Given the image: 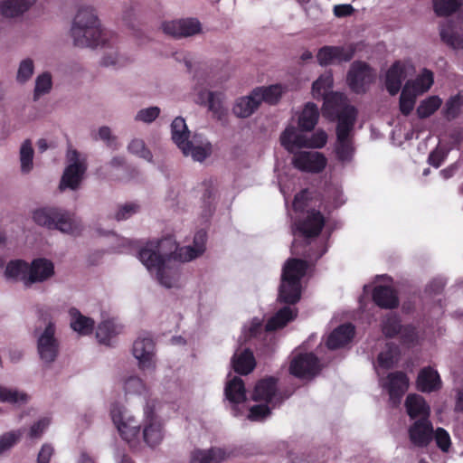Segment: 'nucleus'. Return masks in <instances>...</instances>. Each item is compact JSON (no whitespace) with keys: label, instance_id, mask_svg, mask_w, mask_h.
<instances>
[{"label":"nucleus","instance_id":"1","mask_svg":"<svg viewBox=\"0 0 463 463\" xmlns=\"http://www.w3.org/2000/svg\"><path fill=\"white\" fill-rule=\"evenodd\" d=\"M205 233L199 232L194 238L193 246L181 248L171 237L149 241L140 249L138 259L161 286L178 288L181 285L179 263L191 261L202 255L205 250Z\"/></svg>","mask_w":463,"mask_h":463},{"label":"nucleus","instance_id":"2","mask_svg":"<svg viewBox=\"0 0 463 463\" xmlns=\"http://www.w3.org/2000/svg\"><path fill=\"white\" fill-rule=\"evenodd\" d=\"M70 36L76 47L99 49L108 43L109 35L102 27L96 8L84 4L77 8Z\"/></svg>","mask_w":463,"mask_h":463},{"label":"nucleus","instance_id":"3","mask_svg":"<svg viewBox=\"0 0 463 463\" xmlns=\"http://www.w3.org/2000/svg\"><path fill=\"white\" fill-rule=\"evenodd\" d=\"M33 219L38 225L49 230H57L69 235H79L83 225L74 213L58 207H43L33 213Z\"/></svg>","mask_w":463,"mask_h":463},{"label":"nucleus","instance_id":"4","mask_svg":"<svg viewBox=\"0 0 463 463\" xmlns=\"http://www.w3.org/2000/svg\"><path fill=\"white\" fill-rule=\"evenodd\" d=\"M307 267V265L305 260L298 259H291L286 262L279 290V299L280 302L295 304L300 299V279L305 275Z\"/></svg>","mask_w":463,"mask_h":463},{"label":"nucleus","instance_id":"5","mask_svg":"<svg viewBox=\"0 0 463 463\" xmlns=\"http://www.w3.org/2000/svg\"><path fill=\"white\" fill-rule=\"evenodd\" d=\"M356 109L354 107H345L337 115L335 153L342 162H348L354 155L351 132L356 119Z\"/></svg>","mask_w":463,"mask_h":463},{"label":"nucleus","instance_id":"6","mask_svg":"<svg viewBox=\"0 0 463 463\" xmlns=\"http://www.w3.org/2000/svg\"><path fill=\"white\" fill-rule=\"evenodd\" d=\"M111 419L121 438L133 449L139 446L140 425L134 416L119 403H113L110 409Z\"/></svg>","mask_w":463,"mask_h":463},{"label":"nucleus","instance_id":"7","mask_svg":"<svg viewBox=\"0 0 463 463\" xmlns=\"http://www.w3.org/2000/svg\"><path fill=\"white\" fill-rule=\"evenodd\" d=\"M66 164L59 189L61 191L66 189L76 190L79 188L87 170L86 158L76 149L70 147L66 154Z\"/></svg>","mask_w":463,"mask_h":463},{"label":"nucleus","instance_id":"8","mask_svg":"<svg viewBox=\"0 0 463 463\" xmlns=\"http://www.w3.org/2000/svg\"><path fill=\"white\" fill-rule=\"evenodd\" d=\"M333 86L331 72L322 74L312 85V95L315 99H325L326 109H331L336 115L345 108L351 107L346 103V97L342 93H329Z\"/></svg>","mask_w":463,"mask_h":463},{"label":"nucleus","instance_id":"9","mask_svg":"<svg viewBox=\"0 0 463 463\" xmlns=\"http://www.w3.org/2000/svg\"><path fill=\"white\" fill-rule=\"evenodd\" d=\"M56 324L52 319L44 322V326L35 330L37 352L44 363L53 362L59 354L60 343L55 335Z\"/></svg>","mask_w":463,"mask_h":463},{"label":"nucleus","instance_id":"10","mask_svg":"<svg viewBox=\"0 0 463 463\" xmlns=\"http://www.w3.org/2000/svg\"><path fill=\"white\" fill-rule=\"evenodd\" d=\"M327 140L325 131L318 130L310 137L301 133L295 127L287 128L280 136L281 145L289 152L301 147L321 148Z\"/></svg>","mask_w":463,"mask_h":463},{"label":"nucleus","instance_id":"11","mask_svg":"<svg viewBox=\"0 0 463 463\" xmlns=\"http://www.w3.org/2000/svg\"><path fill=\"white\" fill-rule=\"evenodd\" d=\"M132 355L142 371L151 372L156 367V343L149 335H140L133 343Z\"/></svg>","mask_w":463,"mask_h":463},{"label":"nucleus","instance_id":"12","mask_svg":"<svg viewBox=\"0 0 463 463\" xmlns=\"http://www.w3.org/2000/svg\"><path fill=\"white\" fill-rule=\"evenodd\" d=\"M294 390L282 392L277 387V378H262L255 386L252 399L271 404L272 408L288 399Z\"/></svg>","mask_w":463,"mask_h":463},{"label":"nucleus","instance_id":"13","mask_svg":"<svg viewBox=\"0 0 463 463\" xmlns=\"http://www.w3.org/2000/svg\"><path fill=\"white\" fill-rule=\"evenodd\" d=\"M144 414L143 440L150 448L156 447L162 442L165 437L163 423L149 405H146L145 408Z\"/></svg>","mask_w":463,"mask_h":463},{"label":"nucleus","instance_id":"14","mask_svg":"<svg viewBox=\"0 0 463 463\" xmlns=\"http://www.w3.org/2000/svg\"><path fill=\"white\" fill-rule=\"evenodd\" d=\"M374 71L364 61H354L347 73L348 86L356 93H363L373 81Z\"/></svg>","mask_w":463,"mask_h":463},{"label":"nucleus","instance_id":"15","mask_svg":"<svg viewBox=\"0 0 463 463\" xmlns=\"http://www.w3.org/2000/svg\"><path fill=\"white\" fill-rule=\"evenodd\" d=\"M355 52L354 44L342 46H324L317 53V62L321 66L347 62L352 60Z\"/></svg>","mask_w":463,"mask_h":463},{"label":"nucleus","instance_id":"16","mask_svg":"<svg viewBox=\"0 0 463 463\" xmlns=\"http://www.w3.org/2000/svg\"><path fill=\"white\" fill-rule=\"evenodd\" d=\"M413 70L411 64L407 61H395L386 71L384 85L390 95L394 96L400 90L402 82Z\"/></svg>","mask_w":463,"mask_h":463},{"label":"nucleus","instance_id":"17","mask_svg":"<svg viewBox=\"0 0 463 463\" xmlns=\"http://www.w3.org/2000/svg\"><path fill=\"white\" fill-rule=\"evenodd\" d=\"M322 368L321 363L312 354H298L290 363L292 376H315Z\"/></svg>","mask_w":463,"mask_h":463},{"label":"nucleus","instance_id":"18","mask_svg":"<svg viewBox=\"0 0 463 463\" xmlns=\"http://www.w3.org/2000/svg\"><path fill=\"white\" fill-rule=\"evenodd\" d=\"M292 163L301 171L318 173L326 167V158L319 152L303 151L295 154Z\"/></svg>","mask_w":463,"mask_h":463},{"label":"nucleus","instance_id":"19","mask_svg":"<svg viewBox=\"0 0 463 463\" xmlns=\"http://www.w3.org/2000/svg\"><path fill=\"white\" fill-rule=\"evenodd\" d=\"M165 33L175 37H188L201 32V24L196 19H181L165 22L162 24Z\"/></svg>","mask_w":463,"mask_h":463},{"label":"nucleus","instance_id":"20","mask_svg":"<svg viewBox=\"0 0 463 463\" xmlns=\"http://www.w3.org/2000/svg\"><path fill=\"white\" fill-rule=\"evenodd\" d=\"M409 438L411 442L420 448L427 447L433 439V426L427 419H418L409 427Z\"/></svg>","mask_w":463,"mask_h":463},{"label":"nucleus","instance_id":"21","mask_svg":"<svg viewBox=\"0 0 463 463\" xmlns=\"http://www.w3.org/2000/svg\"><path fill=\"white\" fill-rule=\"evenodd\" d=\"M184 147L180 148L184 156H191L194 161L203 162L211 156V143L201 135H194L186 141Z\"/></svg>","mask_w":463,"mask_h":463},{"label":"nucleus","instance_id":"22","mask_svg":"<svg viewBox=\"0 0 463 463\" xmlns=\"http://www.w3.org/2000/svg\"><path fill=\"white\" fill-rule=\"evenodd\" d=\"M28 272L27 288H30L34 283H42L52 278L54 275V265L47 259H35L29 264Z\"/></svg>","mask_w":463,"mask_h":463},{"label":"nucleus","instance_id":"23","mask_svg":"<svg viewBox=\"0 0 463 463\" xmlns=\"http://www.w3.org/2000/svg\"><path fill=\"white\" fill-rule=\"evenodd\" d=\"M325 224V219L319 211L308 210L306 217L297 224V230L306 237L317 236Z\"/></svg>","mask_w":463,"mask_h":463},{"label":"nucleus","instance_id":"24","mask_svg":"<svg viewBox=\"0 0 463 463\" xmlns=\"http://www.w3.org/2000/svg\"><path fill=\"white\" fill-rule=\"evenodd\" d=\"M38 0H1L0 16L6 19L18 18L27 13Z\"/></svg>","mask_w":463,"mask_h":463},{"label":"nucleus","instance_id":"25","mask_svg":"<svg viewBox=\"0 0 463 463\" xmlns=\"http://www.w3.org/2000/svg\"><path fill=\"white\" fill-rule=\"evenodd\" d=\"M380 385L389 394L391 403L397 406L408 390L409 381L408 378H382Z\"/></svg>","mask_w":463,"mask_h":463},{"label":"nucleus","instance_id":"26","mask_svg":"<svg viewBox=\"0 0 463 463\" xmlns=\"http://www.w3.org/2000/svg\"><path fill=\"white\" fill-rule=\"evenodd\" d=\"M254 90V95L257 96L260 103L276 105L279 102L282 96L288 91L286 85L276 83L269 86L257 87Z\"/></svg>","mask_w":463,"mask_h":463},{"label":"nucleus","instance_id":"27","mask_svg":"<svg viewBox=\"0 0 463 463\" xmlns=\"http://www.w3.org/2000/svg\"><path fill=\"white\" fill-rule=\"evenodd\" d=\"M260 103L252 90L248 95L238 98L232 107V112L237 118L250 117L260 108Z\"/></svg>","mask_w":463,"mask_h":463},{"label":"nucleus","instance_id":"28","mask_svg":"<svg viewBox=\"0 0 463 463\" xmlns=\"http://www.w3.org/2000/svg\"><path fill=\"white\" fill-rule=\"evenodd\" d=\"M405 408L411 420L430 418V409L425 400L418 394H409L405 401Z\"/></svg>","mask_w":463,"mask_h":463},{"label":"nucleus","instance_id":"29","mask_svg":"<svg viewBox=\"0 0 463 463\" xmlns=\"http://www.w3.org/2000/svg\"><path fill=\"white\" fill-rule=\"evenodd\" d=\"M123 326L114 317L104 319L96 330V337L100 344L109 345L110 340L121 334Z\"/></svg>","mask_w":463,"mask_h":463},{"label":"nucleus","instance_id":"30","mask_svg":"<svg viewBox=\"0 0 463 463\" xmlns=\"http://www.w3.org/2000/svg\"><path fill=\"white\" fill-rule=\"evenodd\" d=\"M230 457V453L222 448L197 449L192 454L191 463H221Z\"/></svg>","mask_w":463,"mask_h":463},{"label":"nucleus","instance_id":"31","mask_svg":"<svg viewBox=\"0 0 463 463\" xmlns=\"http://www.w3.org/2000/svg\"><path fill=\"white\" fill-rule=\"evenodd\" d=\"M354 328L346 324L338 326L327 337L326 345L329 349H337L345 346L354 337Z\"/></svg>","mask_w":463,"mask_h":463},{"label":"nucleus","instance_id":"32","mask_svg":"<svg viewBox=\"0 0 463 463\" xmlns=\"http://www.w3.org/2000/svg\"><path fill=\"white\" fill-rule=\"evenodd\" d=\"M70 325L73 331L81 335H90L94 328V320L82 315L77 308L69 309Z\"/></svg>","mask_w":463,"mask_h":463},{"label":"nucleus","instance_id":"33","mask_svg":"<svg viewBox=\"0 0 463 463\" xmlns=\"http://www.w3.org/2000/svg\"><path fill=\"white\" fill-rule=\"evenodd\" d=\"M256 365L255 358L249 349L237 351L232 357L234 371L242 375H248Z\"/></svg>","mask_w":463,"mask_h":463},{"label":"nucleus","instance_id":"34","mask_svg":"<svg viewBox=\"0 0 463 463\" xmlns=\"http://www.w3.org/2000/svg\"><path fill=\"white\" fill-rule=\"evenodd\" d=\"M440 37L453 49H463V25L448 23L440 28Z\"/></svg>","mask_w":463,"mask_h":463},{"label":"nucleus","instance_id":"35","mask_svg":"<svg viewBox=\"0 0 463 463\" xmlns=\"http://www.w3.org/2000/svg\"><path fill=\"white\" fill-rule=\"evenodd\" d=\"M29 264L24 260L10 261L5 268V276L8 279L20 280L27 288Z\"/></svg>","mask_w":463,"mask_h":463},{"label":"nucleus","instance_id":"36","mask_svg":"<svg viewBox=\"0 0 463 463\" xmlns=\"http://www.w3.org/2000/svg\"><path fill=\"white\" fill-rule=\"evenodd\" d=\"M318 118V108L316 104L307 102L298 117V126L301 130L310 131L317 125Z\"/></svg>","mask_w":463,"mask_h":463},{"label":"nucleus","instance_id":"37","mask_svg":"<svg viewBox=\"0 0 463 463\" xmlns=\"http://www.w3.org/2000/svg\"><path fill=\"white\" fill-rule=\"evenodd\" d=\"M171 134L174 143L177 147L183 148L186 141L191 138L190 131L187 128L184 118L176 117L171 124Z\"/></svg>","mask_w":463,"mask_h":463},{"label":"nucleus","instance_id":"38","mask_svg":"<svg viewBox=\"0 0 463 463\" xmlns=\"http://www.w3.org/2000/svg\"><path fill=\"white\" fill-rule=\"evenodd\" d=\"M433 73L430 70L424 69L415 80H407L404 86L410 85L411 91L420 96L427 92L433 85Z\"/></svg>","mask_w":463,"mask_h":463},{"label":"nucleus","instance_id":"39","mask_svg":"<svg viewBox=\"0 0 463 463\" xmlns=\"http://www.w3.org/2000/svg\"><path fill=\"white\" fill-rule=\"evenodd\" d=\"M225 396L233 404H238L246 400V391L241 378H232L226 383Z\"/></svg>","mask_w":463,"mask_h":463},{"label":"nucleus","instance_id":"40","mask_svg":"<svg viewBox=\"0 0 463 463\" xmlns=\"http://www.w3.org/2000/svg\"><path fill=\"white\" fill-rule=\"evenodd\" d=\"M374 302L382 307L393 308L398 305L394 291L389 287H376L373 291Z\"/></svg>","mask_w":463,"mask_h":463},{"label":"nucleus","instance_id":"41","mask_svg":"<svg viewBox=\"0 0 463 463\" xmlns=\"http://www.w3.org/2000/svg\"><path fill=\"white\" fill-rule=\"evenodd\" d=\"M34 150L31 140L25 139L19 149L20 170L22 174L27 175L33 169Z\"/></svg>","mask_w":463,"mask_h":463},{"label":"nucleus","instance_id":"42","mask_svg":"<svg viewBox=\"0 0 463 463\" xmlns=\"http://www.w3.org/2000/svg\"><path fill=\"white\" fill-rule=\"evenodd\" d=\"M297 317V310L290 307H285L279 310L266 324L268 331L283 327L286 324Z\"/></svg>","mask_w":463,"mask_h":463},{"label":"nucleus","instance_id":"43","mask_svg":"<svg viewBox=\"0 0 463 463\" xmlns=\"http://www.w3.org/2000/svg\"><path fill=\"white\" fill-rule=\"evenodd\" d=\"M99 49H105V52L100 60V64L105 67H117L123 66L126 63L125 58L118 52L117 47H115L108 37V43L104 47H99Z\"/></svg>","mask_w":463,"mask_h":463},{"label":"nucleus","instance_id":"44","mask_svg":"<svg viewBox=\"0 0 463 463\" xmlns=\"http://www.w3.org/2000/svg\"><path fill=\"white\" fill-rule=\"evenodd\" d=\"M399 349L397 346L392 345H387L386 348L382 351L377 359L376 369L379 368L387 370L392 368L394 364L398 361Z\"/></svg>","mask_w":463,"mask_h":463},{"label":"nucleus","instance_id":"45","mask_svg":"<svg viewBox=\"0 0 463 463\" xmlns=\"http://www.w3.org/2000/svg\"><path fill=\"white\" fill-rule=\"evenodd\" d=\"M28 401L29 395L27 393L0 385V402L24 404Z\"/></svg>","mask_w":463,"mask_h":463},{"label":"nucleus","instance_id":"46","mask_svg":"<svg viewBox=\"0 0 463 463\" xmlns=\"http://www.w3.org/2000/svg\"><path fill=\"white\" fill-rule=\"evenodd\" d=\"M28 401L29 395L27 393L0 385V402L24 404Z\"/></svg>","mask_w":463,"mask_h":463},{"label":"nucleus","instance_id":"47","mask_svg":"<svg viewBox=\"0 0 463 463\" xmlns=\"http://www.w3.org/2000/svg\"><path fill=\"white\" fill-rule=\"evenodd\" d=\"M418 95L411 91V86H403L400 96L399 108L402 114L408 116L414 109Z\"/></svg>","mask_w":463,"mask_h":463},{"label":"nucleus","instance_id":"48","mask_svg":"<svg viewBox=\"0 0 463 463\" xmlns=\"http://www.w3.org/2000/svg\"><path fill=\"white\" fill-rule=\"evenodd\" d=\"M52 88V78L50 72H43L35 79L33 99H38L40 97L49 93Z\"/></svg>","mask_w":463,"mask_h":463},{"label":"nucleus","instance_id":"49","mask_svg":"<svg viewBox=\"0 0 463 463\" xmlns=\"http://www.w3.org/2000/svg\"><path fill=\"white\" fill-rule=\"evenodd\" d=\"M442 104V100L438 96H430L423 99L417 108L419 118H425L432 115Z\"/></svg>","mask_w":463,"mask_h":463},{"label":"nucleus","instance_id":"50","mask_svg":"<svg viewBox=\"0 0 463 463\" xmlns=\"http://www.w3.org/2000/svg\"><path fill=\"white\" fill-rule=\"evenodd\" d=\"M34 73V61L32 58L23 59L17 68L15 80L20 84L28 82Z\"/></svg>","mask_w":463,"mask_h":463},{"label":"nucleus","instance_id":"51","mask_svg":"<svg viewBox=\"0 0 463 463\" xmlns=\"http://www.w3.org/2000/svg\"><path fill=\"white\" fill-rule=\"evenodd\" d=\"M23 430L5 432L0 436V457L10 450L21 439Z\"/></svg>","mask_w":463,"mask_h":463},{"label":"nucleus","instance_id":"52","mask_svg":"<svg viewBox=\"0 0 463 463\" xmlns=\"http://www.w3.org/2000/svg\"><path fill=\"white\" fill-rule=\"evenodd\" d=\"M207 105L210 111L213 113L215 117L221 118L226 113V109L223 106V95L220 92H213L207 94Z\"/></svg>","mask_w":463,"mask_h":463},{"label":"nucleus","instance_id":"53","mask_svg":"<svg viewBox=\"0 0 463 463\" xmlns=\"http://www.w3.org/2000/svg\"><path fill=\"white\" fill-rule=\"evenodd\" d=\"M129 153L148 162L152 160V154L141 138H133L128 145Z\"/></svg>","mask_w":463,"mask_h":463},{"label":"nucleus","instance_id":"54","mask_svg":"<svg viewBox=\"0 0 463 463\" xmlns=\"http://www.w3.org/2000/svg\"><path fill=\"white\" fill-rule=\"evenodd\" d=\"M462 4L463 0H434V8L439 15H449L456 12Z\"/></svg>","mask_w":463,"mask_h":463},{"label":"nucleus","instance_id":"55","mask_svg":"<svg viewBox=\"0 0 463 463\" xmlns=\"http://www.w3.org/2000/svg\"><path fill=\"white\" fill-rule=\"evenodd\" d=\"M161 109L157 106H152L139 109L135 115V121L151 124L160 115Z\"/></svg>","mask_w":463,"mask_h":463},{"label":"nucleus","instance_id":"56","mask_svg":"<svg viewBox=\"0 0 463 463\" xmlns=\"http://www.w3.org/2000/svg\"><path fill=\"white\" fill-rule=\"evenodd\" d=\"M417 389L421 392H437L442 387L440 378H417Z\"/></svg>","mask_w":463,"mask_h":463},{"label":"nucleus","instance_id":"57","mask_svg":"<svg viewBox=\"0 0 463 463\" xmlns=\"http://www.w3.org/2000/svg\"><path fill=\"white\" fill-rule=\"evenodd\" d=\"M402 327L398 317L392 314L389 315L383 322V332L388 337L399 334Z\"/></svg>","mask_w":463,"mask_h":463},{"label":"nucleus","instance_id":"58","mask_svg":"<svg viewBox=\"0 0 463 463\" xmlns=\"http://www.w3.org/2000/svg\"><path fill=\"white\" fill-rule=\"evenodd\" d=\"M140 206L136 203H127L120 205L114 217L118 221H124L139 212Z\"/></svg>","mask_w":463,"mask_h":463},{"label":"nucleus","instance_id":"59","mask_svg":"<svg viewBox=\"0 0 463 463\" xmlns=\"http://www.w3.org/2000/svg\"><path fill=\"white\" fill-rule=\"evenodd\" d=\"M399 334L401 335L403 344L409 346L416 345L419 341V335L411 326H402Z\"/></svg>","mask_w":463,"mask_h":463},{"label":"nucleus","instance_id":"60","mask_svg":"<svg viewBox=\"0 0 463 463\" xmlns=\"http://www.w3.org/2000/svg\"><path fill=\"white\" fill-rule=\"evenodd\" d=\"M433 438L436 440L437 446L443 451H448L450 446V438L449 433L442 428H438L433 430Z\"/></svg>","mask_w":463,"mask_h":463},{"label":"nucleus","instance_id":"61","mask_svg":"<svg viewBox=\"0 0 463 463\" xmlns=\"http://www.w3.org/2000/svg\"><path fill=\"white\" fill-rule=\"evenodd\" d=\"M462 105L461 99L458 96L450 98L445 106V115L448 118H454L458 116L460 107Z\"/></svg>","mask_w":463,"mask_h":463},{"label":"nucleus","instance_id":"62","mask_svg":"<svg viewBox=\"0 0 463 463\" xmlns=\"http://www.w3.org/2000/svg\"><path fill=\"white\" fill-rule=\"evenodd\" d=\"M270 414V408L267 404H259L252 406L250 410L249 419L251 420H260Z\"/></svg>","mask_w":463,"mask_h":463},{"label":"nucleus","instance_id":"63","mask_svg":"<svg viewBox=\"0 0 463 463\" xmlns=\"http://www.w3.org/2000/svg\"><path fill=\"white\" fill-rule=\"evenodd\" d=\"M50 422L51 420L49 418H43L36 421L30 429L29 437L31 439H39L50 425Z\"/></svg>","mask_w":463,"mask_h":463},{"label":"nucleus","instance_id":"64","mask_svg":"<svg viewBox=\"0 0 463 463\" xmlns=\"http://www.w3.org/2000/svg\"><path fill=\"white\" fill-rule=\"evenodd\" d=\"M309 194L307 190H303L295 196L293 208L295 211H304L309 205Z\"/></svg>","mask_w":463,"mask_h":463}]
</instances>
